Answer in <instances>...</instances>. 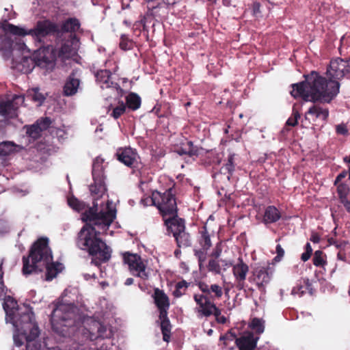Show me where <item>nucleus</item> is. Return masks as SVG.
<instances>
[{
	"mask_svg": "<svg viewBox=\"0 0 350 350\" xmlns=\"http://www.w3.org/2000/svg\"><path fill=\"white\" fill-rule=\"evenodd\" d=\"M104 159L96 157L92 165L94 183L90 185V191L94 198L93 208L85 212L83 220L86 224L78 234L77 245L87 250L92 256V263L96 266L107 261L111 257V250L98 236L105 232L116 216V210L112 201L107 200L105 205L97 202L106 193Z\"/></svg>",
	"mask_w": 350,
	"mask_h": 350,
	"instance_id": "obj_1",
	"label": "nucleus"
},
{
	"mask_svg": "<svg viewBox=\"0 0 350 350\" xmlns=\"http://www.w3.org/2000/svg\"><path fill=\"white\" fill-rule=\"evenodd\" d=\"M348 72H350V58L334 59L330 62L326 72L328 80L312 71L304 75L305 81L292 85L291 94L294 98L301 97L306 101L329 103L339 92L338 81Z\"/></svg>",
	"mask_w": 350,
	"mask_h": 350,
	"instance_id": "obj_2",
	"label": "nucleus"
},
{
	"mask_svg": "<svg viewBox=\"0 0 350 350\" xmlns=\"http://www.w3.org/2000/svg\"><path fill=\"white\" fill-rule=\"evenodd\" d=\"M52 252L49 247L47 238L39 239L32 246L27 258L23 257V273L28 275L40 272L45 267L46 280L50 281L57 276L63 269V265L53 262Z\"/></svg>",
	"mask_w": 350,
	"mask_h": 350,
	"instance_id": "obj_3",
	"label": "nucleus"
},
{
	"mask_svg": "<svg viewBox=\"0 0 350 350\" xmlns=\"http://www.w3.org/2000/svg\"><path fill=\"white\" fill-rule=\"evenodd\" d=\"M3 260H0V299H3V307L6 314L5 321L10 323L14 327V330L20 331L25 326L26 321L24 317L26 313L31 314V322L35 321L34 314L31 309L27 306L19 307L16 301L10 295H6L8 289L3 282V272L2 271Z\"/></svg>",
	"mask_w": 350,
	"mask_h": 350,
	"instance_id": "obj_4",
	"label": "nucleus"
},
{
	"mask_svg": "<svg viewBox=\"0 0 350 350\" xmlns=\"http://www.w3.org/2000/svg\"><path fill=\"white\" fill-rule=\"evenodd\" d=\"M78 309L71 303L58 302L51 317L53 329L57 334L66 336L74 330Z\"/></svg>",
	"mask_w": 350,
	"mask_h": 350,
	"instance_id": "obj_5",
	"label": "nucleus"
},
{
	"mask_svg": "<svg viewBox=\"0 0 350 350\" xmlns=\"http://www.w3.org/2000/svg\"><path fill=\"white\" fill-rule=\"evenodd\" d=\"M31 314L26 313L24 317L26 319L25 326L23 325L20 331L14 330L13 340L16 347H21L26 342V350H41V345L36 341L40 332L38 326L35 321L31 322Z\"/></svg>",
	"mask_w": 350,
	"mask_h": 350,
	"instance_id": "obj_6",
	"label": "nucleus"
},
{
	"mask_svg": "<svg viewBox=\"0 0 350 350\" xmlns=\"http://www.w3.org/2000/svg\"><path fill=\"white\" fill-rule=\"evenodd\" d=\"M2 27L4 31L9 32L15 36H25L26 35H31L39 40L56 31L55 25L49 21H39L34 29L29 30L10 23L3 24Z\"/></svg>",
	"mask_w": 350,
	"mask_h": 350,
	"instance_id": "obj_7",
	"label": "nucleus"
},
{
	"mask_svg": "<svg viewBox=\"0 0 350 350\" xmlns=\"http://www.w3.org/2000/svg\"><path fill=\"white\" fill-rule=\"evenodd\" d=\"M148 200L154 203L164 218L167 216H175L177 213V206L174 196L171 190L163 193L157 191L152 192V198Z\"/></svg>",
	"mask_w": 350,
	"mask_h": 350,
	"instance_id": "obj_8",
	"label": "nucleus"
},
{
	"mask_svg": "<svg viewBox=\"0 0 350 350\" xmlns=\"http://www.w3.org/2000/svg\"><path fill=\"white\" fill-rule=\"evenodd\" d=\"M85 325L81 335L85 340L94 341L110 338L113 335L111 328L98 321L88 319L85 322Z\"/></svg>",
	"mask_w": 350,
	"mask_h": 350,
	"instance_id": "obj_9",
	"label": "nucleus"
},
{
	"mask_svg": "<svg viewBox=\"0 0 350 350\" xmlns=\"http://www.w3.org/2000/svg\"><path fill=\"white\" fill-rule=\"evenodd\" d=\"M124 262L129 266L131 273L143 280L148 278V272L146 271V265L142 258L135 254L126 252L123 255Z\"/></svg>",
	"mask_w": 350,
	"mask_h": 350,
	"instance_id": "obj_10",
	"label": "nucleus"
},
{
	"mask_svg": "<svg viewBox=\"0 0 350 350\" xmlns=\"http://www.w3.org/2000/svg\"><path fill=\"white\" fill-rule=\"evenodd\" d=\"M33 57L36 66L48 70H52L55 66V55L52 48L41 47L34 51Z\"/></svg>",
	"mask_w": 350,
	"mask_h": 350,
	"instance_id": "obj_11",
	"label": "nucleus"
},
{
	"mask_svg": "<svg viewBox=\"0 0 350 350\" xmlns=\"http://www.w3.org/2000/svg\"><path fill=\"white\" fill-rule=\"evenodd\" d=\"M22 95H14L12 100L0 102V115L5 118H14L18 115V109L24 103Z\"/></svg>",
	"mask_w": 350,
	"mask_h": 350,
	"instance_id": "obj_12",
	"label": "nucleus"
},
{
	"mask_svg": "<svg viewBox=\"0 0 350 350\" xmlns=\"http://www.w3.org/2000/svg\"><path fill=\"white\" fill-rule=\"evenodd\" d=\"M274 269L270 266H262L255 268L252 272V280L259 290H263L267 285L273 275Z\"/></svg>",
	"mask_w": 350,
	"mask_h": 350,
	"instance_id": "obj_13",
	"label": "nucleus"
},
{
	"mask_svg": "<svg viewBox=\"0 0 350 350\" xmlns=\"http://www.w3.org/2000/svg\"><path fill=\"white\" fill-rule=\"evenodd\" d=\"M193 299L197 304L195 311L198 313L199 317H207L212 315L211 310L215 308V304L206 296L202 294H195Z\"/></svg>",
	"mask_w": 350,
	"mask_h": 350,
	"instance_id": "obj_14",
	"label": "nucleus"
},
{
	"mask_svg": "<svg viewBox=\"0 0 350 350\" xmlns=\"http://www.w3.org/2000/svg\"><path fill=\"white\" fill-rule=\"evenodd\" d=\"M97 83L102 89H109L118 93L121 90L120 85L112 80L111 73L108 70H100L95 75Z\"/></svg>",
	"mask_w": 350,
	"mask_h": 350,
	"instance_id": "obj_15",
	"label": "nucleus"
},
{
	"mask_svg": "<svg viewBox=\"0 0 350 350\" xmlns=\"http://www.w3.org/2000/svg\"><path fill=\"white\" fill-rule=\"evenodd\" d=\"M249 272L248 265L239 258L236 264L232 265V273L237 282V288L241 290L244 288L245 280Z\"/></svg>",
	"mask_w": 350,
	"mask_h": 350,
	"instance_id": "obj_16",
	"label": "nucleus"
},
{
	"mask_svg": "<svg viewBox=\"0 0 350 350\" xmlns=\"http://www.w3.org/2000/svg\"><path fill=\"white\" fill-rule=\"evenodd\" d=\"M25 49H23V55L21 58H14L12 61V67L23 73L31 72L36 66L32 56L25 54Z\"/></svg>",
	"mask_w": 350,
	"mask_h": 350,
	"instance_id": "obj_17",
	"label": "nucleus"
},
{
	"mask_svg": "<svg viewBox=\"0 0 350 350\" xmlns=\"http://www.w3.org/2000/svg\"><path fill=\"white\" fill-rule=\"evenodd\" d=\"M116 156L120 162L129 167H135L139 159L137 152L131 148L120 149L117 152Z\"/></svg>",
	"mask_w": 350,
	"mask_h": 350,
	"instance_id": "obj_18",
	"label": "nucleus"
},
{
	"mask_svg": "<svg viewBox=\"0 0 350 350\" xmlns=\"http://www.w3.org/2000/svg\"><path fill=\"white\" fill-rule=\"evenodd\" d=\"M259 337H255L254 333L247 332L238 338H236V345L239 350H254Z\"/></svg>",
	"mask_w": 350,
	"mask_h": 350,
	"instance_id": "obj_19",
	"label": "nucleus"
},
{
	"mask_svg": "<svg viewBox=\"0 0 350 350\" xmlns=\"http://www.w3.org/2000/svg\"><path fill=\"white\" fill-rule=\"evenodd\" d=\"M154 302L159 310L161 317L167 315V310L170 307V301L167 296L163 291L156 288L154 293Z\"/></svg>",
	"mask_w": 350,
	"mask_h": 350,
	"instance_id": "obj_20",
	"label": "nucleus"
},
{
	"mask_svg": "<svg viewBox=\"0 0 350 350\" xmlns=\"http://www.w3.org/2000/svg\"><path fill=\"white\" fill-rule=\"evenodd\" d=\"M79 48V42L76 38L66 41L61 46L59 55L62 58H70L75 55Z\"/></svg>",
	"mask_w": 350,
	"mask_h": 350,
	"instance_id": "obj_21",
	"label": "nucleus"
},
{
	"mask_svg": "<svg viewBox=\"0 0 350 350\" xmlns=\"http://www.w3.org/2000/svg\"><path fill=\"white\" fill-rule=\"evenodd\" d=\"M164 219L167 229L173 234V237L185 230V221L177 217V213L175 216H169Z\"/></svg>",
	"mask_w": 350,
	"mask_h": 350,
	"instance_id": "obj_22",
	"label": "nucleus"
},
{
	"mask_svg": "<svg viewBox=\"0 0 350 350\" xmlns=\"http://www.w3.org/2000/svg\"><path fill=\"white\" fill-rule=\"evenodd\" d=\"M281 217L279 210L274 206H269L266 208L262 221L265 224L275 223Z\"/></svg>",
	"mask_w": 350,
	"mask_h": 350,
	"instance_id": "obj_23",
	"label": "nucleus"
},
{
	"mask_svg": "<svg viewBox=\"0 0 350 350\" xmlns=\"http://www.w3.org/2000/svg\"><path fill=\"white\" fill-rule=\"evenodd\" d=\"M306 114L313 116L323 121H326L329 116V110L327 108L322 107L319 105H314L308 109Z\"/></svg>",
	"mask_w": 350,
	"mask_h": 350,
	"instance_id": "obj_24",
	"label": "nucleus"
},
{
	"mask_svg": "<svg viewBox=\"0 0 350 350\" xmlns=\"http://www.w3.org/2000/svg\"><path fill=\"white\" fill-rule=\"evenodd\" d=\"M80 81L73 75H70L64 87V92L66 96H72L77 93Z\"/></svg>",
	"mask_w": 350,
	"mask_h": 350,
	"instance_id": "obj_25",
	"label": "nucleus"
},
{
	"mask_svg": "<svg viewBox=\"0 0 350 350\" xmlns=\"http://www.w3.org/2000/svg\"><path fill=\"white\" fill-rule=\"evenodd\" d=\"M110 342H103L94 350H110ZM89 344L85 342H75L72 344L70 350H91Z\"/></svg>",
	"mask_w": 350,
	"mask_h": 350,
	"instance_id": "obj_26",
	"label": "nucleus"
},
{
	"mask_svg": "<svg viewBox=\"0 0 350 350\" xmlns=\"http://www.w3.org/2000/svg\"><path fill=\"white\" fill-rule=\"evenodd\" d=\"M176 239L178 247H187L191 245V239L190 234L185 230L176 234L174 237Z\"/></svg>",
	"mask_w": 350,
	"mask_h": 350,
	"instance_id": "obj_27",
	"label": "nucleus"
},
{
	"mask_svg": "<svg viewBox=\"0 0 350 350\" xmlns=\"http://www.w3.org/2000/svg\"><path fill=\"white\" fill-rule=\"evenodd\" d=\"M126 106L131 110H137L141 105V98L135 93L129 94L126 98Z\"/></svg>",
	"mask_w": 350,
	"mask_h": 350,
	"instance_id": "obj_28",
	"label": "nucleus"
},
{
	"mask_svg": "<svg viewBox=\"0 0 350 350\" xmlns=\"http://www.w3.org/2000/svg\"><path fill=\"white\" fill-rule=\"evenodd\" d=\"M159 319L161 320V328L163 334V339L165 342H168L170 338V332H171V325L169 319H167V316L165 315V317H161L159 316Z\"/></svg>",
	"mask_w": 350,
	"mask_h": 350,
	"instance_id": "obj_29",
	"label": "nucleus"
},
{
	"mask_svg": "<svg viewBox=\"0 0 350 350\" xmlns=\"http://www.w3.org/2000/svg\"><path fill=\"white\" fill-rule=\"evenodd\" d=\"M199 151L200 150L198 148L193 147V143L191 141L187 142L184 148H179L176 150V152L180 155L188 154L191 157L198 156Z\"/></svg>",
	"mask_w": 350,
	"mask_h": 350,
	"instance_id": "obj_30",
	"label": "nucleus"
},
{
	"mask_svg": "<svg viewBox=\"0 0 350 350\" xmlns=\"http://www.w3.org/2000/svg\"><path fill=\"white\" fill-rule=\"evenodd\" d=\"M249 327L256 334H261L265 331V321L259 318H254L249 323Z\"/></svg>",
	"mask_w": 350,
	"mask_h": 350,
	"instance_id": "obj_31",
	"label": "nucleus"
},
{
	"mask_svg": "<svg viewBox=\"0 0 350 350\" xmlns=\"http://www.w3.org/2000/svg\"><path fill=\"white\" fill-rule=\"evenodd\" d=\"M28 96H31V99L37 103L38 106H41L46 99L45 94L40 92L38 88L29 90Z\"/></svg>",
	"mask_w": 350,
	"mask_h": 350,
	"instance_id": "obj_32",
	"label": "nucleus"
},
{
	"mask_svg": "<svg viewBox=\"0 0 350 350\" xmlns=\"http://www.w3.org/2000/svg\"><path fill=\"white\" fill-rule=\"evenodd\" d=\"M80 27V23L76 18L66 21L62 25V30L66 32H75Z\"/></svg>",
	"mask_w": 350,
	"mask_h": 350,
	"instance_id": "obj_33",
	"label": "nucleus"
},
{
	"mask_svg": "<svg viewBox=\"0 0 350 350\" xmlns=\"http://www.w3.org/2000/svg\"><path fill=\"white\" fill-rule=\"evenodd\" d=\"M200 238L199 239V243L201 245L202 248L204 250H209L212 245L210 235L207 232L206 228L204 226L203 229L200 231Z\"/></svg>",
	"mask_w": 350,
	"mask_h": 350,
	"instance_id": "obj_34",
	"label": "nucleus"
},
{
	"mask_svg": "<svg viewBox=\"0 0 350 350\" xmlns=\"http://www.w3.org/2000/svg\"><path fill=\"white\" fill-rule=\"evenodd\" d=\"M16 145L11 142H3L0 143V155H10L15 151Z\"/></svg>",
	"mask_w": 350,
	"mask_h": 350,
	"instance_id": "obj_35",
	"label": "nucleus"
},
{
	"mask_svg": "<svg viewBox=\"0 0 350 350\" xmlns=\"http://www.w3.org/2000/svg\"><path fill=\"white\" fill-rule=\"evenodd\" d=\"M234 157V153H230L226 163L223 166V169L229 174L228 176V179L230 178V176L232 175L235 170Z\"/></svg>",
	"mask_w": 350,
	"mask_h": 350,
	"instance_id": "obj_36",
	"label": "nucleus"
},
{
	"mask_svg": "<svg viewBox=\"0 0 350 350\" xmlns=\"http://www.w3.org/2000/svg\"><path fill=\"white\" fill-rule=\"evenodd\" d=\"M208 250H204V248L193 250L194 255L198 260L199 267L200 270L202 269L203 264L206 260Z\"/></svg>",
	"mask_w": 350,
	"mask_h": 350,
	"instance_id": "obj_37",
	"label": "nucleus"
},
{
	"mask_svg": "<svg viewBox=\"0 0 350 350\" xmlns=\"http://www.w3.org/2000/svg\"><path fill=\"white\" fill-rule=\"evenodd\" d=\"M189 283L185 280H182L176 284L175 289L173 292V295L176 297H180L185 294L187 288L189 286Z\"/></svg>",
	"mask_w": 350,
	"mask_h": 350,
	"instance_id": "obj_38",
	"label": "nucleus"
},
{
	"mask_svg": "<svg viewBox=\"0 0 350 350\" xmlns=\"http://www.w3.org/2000/svg\"><path fill=\"white\" fill-rule=\"evenodd\" d=\"M304 282L305 285L298 284L297 286L293 287L291 293L294 295H298L299 297L302 296L305 293L306 289H308L311 286L308 279L304 280Z\"/></svg>",
	"mask_w": 350,
	"mask_h": 350,
	"instance_id": "obj_39",
	"label": "nucleus"
},
{
	"mask_svg": "<svg viewBox=\"0 0 350 350\" xmlns=\"http://www.w3.org/2000/svg\"><path fill=\"white\" fill-rule=\"evenodd\" d=\"M312 260H313V264L316 267L323 266L325 264V261L324 260L323 252L321 250L315 251Z\"/></svg>",
	"mask_w": 350,
	"mask_h": 350,
	"instance_id": "obj_40",
	"label": "nucleus"
},
{
	"mask_svg": "<svg viewBox=\"0 0 350 350\" xmlns=\"http://www.w3.org/2000/svg\"><path fill=\"white\" fill-rule=\"evenodd\" d=\"M126 106L123 102H119L118 105L113 108L111 116L115 118H118L126 110Z\"/></svg>",
	"mask_w": 350,
	"mask_h": 350,
	"instance_id": "obj_41",
	"label": "nucleus"
},
{
	"mask_svg": "<svg viewBox=\"0 0 350 350\" xmlns=\"http://www.w3.org/2000/svg\"><path fill=\"white\" fill-rule=\"evenodd\" d=\"M41 132L42 131L40 129L36 124H33L28 126L27 129V133L29 135V137L33 139L38 138Z\"/></svg>",
	"mask_w": 350,
	"mask_h": 350,
	"instance_id": "obj_42",
	"label": "nucleus"
},
{
	"mask_svg": "<svg viewBox=\"0 0 350 350\" xmlns=\"http://www.w3.org/2000/svg\"><path fill=\"white\" fill-rule=\"evenodd\" d=\"M336 185L340 200L347 198V194L349 191V187L344 183H338Z\"/></svg>",
	"mask_w": 350,
	"mask_h": 350,
	"instance_id": "obj_43",
	"label": "nucleus"
},
{
	"mask_svg": "<svg viewBox=\"0 0 350 350\" xmlns=\"http://www.w3.org/2000/svg\"><path fill=\"white\" fill-rule=\"evenodd\" d=\"M208 270L211 272H213L215 274L221 273V267L219 261L215 259H211L208 264Z\"/></svg>",
	"mask_w": 350,
	"mask_h": 350,
	"instance_id": "obj_44",
	"label": "nucleus"
},
{
	"mask_svg": "<svg viewBox=\"0 0 350 350\" xmlns=\"http://www.w3.org/2000/svg\"><path fill=\"white\" fill-rule=\"evenodd\" d=\"M299 118H300L299 113L297 110L293 109L292 115L286 120V124L288 126H295L297 124L298 120Z\"/></svg>",
	"mask_w": 350,
	"mask_h": 350,
	"instance_id": "obj_45",
	"label": "nucleus"
},
{
	"mask_svg": "<svg viewBox=\"0 0 350 350\" xmlns=\"http://www.w3.org/2000/svg\"><path fill=\"white\" fill-rule=\"evenodd\" d=\"M214 294L215 298H220L223 295L222 287L218 284H213L210 286V295Z\"/></svg>",
	"mask_w": 350,
	"mask_h": 350,
	"instance_id": "obj_46",
	"label": "nucleus"
},
{
	"mask_svg": "<svg viewBox=\"0 0 350 350\" xmlns=\"http://www.w3.org/2000/svg\"><path fill=\"white\" fill-rule=\"evenodd\" d=\"M68 203L71 208L77 211H81L83 207V204L75 198H70L68 200Z\"/></svg>",
	"mask_w": 350,
	"mask_h": 350,
	"instance_id": "obj_47",
	"label": "nucleus"
},
{
	"mask_svg": "<svg viewBox=\"0 0 350 350\" xmlns=\"http://www.w3.org/2000/svg\"><path fill=\"white\" fill-rule=\"evenodd\" d=\"M51 122L50 118H41L35 123L40 129L41 131L46 130L51 124Z\"/></svg>",
	"mask_w": 350,
	"mask_h": 350,
	"instance_id": "obj_48",
	"label": "nucleus"
},
{
	"mask_svg": "<svg viewBox=\"0 0 350 350\" xmlns=\"http://www.w3.org/2000/svg\"><path fill=\"white\" fill-rule=\"evenodd\" d=\"M312 253V248L309 243H307L305 246V252L301 254V259L306 262L310 258Z\"/></svg>",
	"mask_w": 350,
	"mask_h": 350,
	"instance_id": "obj_49",
	"label": "nucleus"
},
{
	"mask_svg": "<svg viewBox=\"0 0 350 350\" xmlns=\"http://www.w3.org/2000/svg\"><path fill=\"white\" fill-rule=\"evenodd\" d=\"M120 47L124 51L129 50L133 47V42L124 36H122L121 41L120 42Z\"/></svg>",
	"mask_w": 350,
	"mask_h": 350,
	"instance_id": "obj_50",
	"label": "nucleus"
},
{
	"mask_svg": "<svg viewBox=\"0 0 350 350\" xmlns=\"http://www.w3.org/2000/svg\"><path fill=\"white\" fill-rule=\"evenodd\" d=\"M276 256L273 258L275 262H280L284 256V250L280 244H278L275 247Z\"/></svg>",
	"mask_w": 350,
	"mask_h": 350,
	"instance_id": "obj_51",
	"label": "nucleus"
},
{
	"mask_svg": "<svg viewBox=\"0 0 350 350\" xmlns=\"http://www.w3.org/2000/svg\"><path fill=\"white\" fill-rule=\"evenodd\" d=\"M236 338H236V335L235 334H234L231 332H228L226 334H224L223 336H221L220 338H219V340L221 341H224V345L226 346L228 340H233L234 339L236 340Z\"/></svg>",
	"mask_w": 350,
	"mask_h": 350,
	"instance_id": "obj_52",
	"label": "nucleus"
},
{
	"mask_svg": "<svg viewBox=\"0 0 350 350\" xmlns=\"http://www.w3.org/2000/svg\"><path fill=\"white\" fill-rule=\"evenodd\" d=\"M336 133L340 135H346L348 133L347 126L344 124H338L336 127Z\"/></svg>",
	"mask_w": 350,
	"mask_h": 350,
	"instance_id": "obj_53",
	"label": "nucleus"
},
{
	"mask_svg": "<svg viewBox=\"0 0 350 350\" xmlns=\"http://www.w3.org/2000/svg\"><path fill=\"white\" fill-rule=\"evenodd\" d=\"M347 172L344 170L342 172H341L336 178V180L334 181V185H338V183H340V182L343 179L345 178L347 175Z\"/></svg>",
	"mask_w": 350,
	"mask_h": 350,
	"instance_id": "obj_54",
	"label": "nucleus"
},
{
	"mask_svg": "<svg viewBox=\"0 0 350 350\" xmlns=\"http://www.w3.org/2000/svg\"><path fill=\"white\" fill-rule=\"evenodd\" d=\"M200 289L204 293L210 295V286L206 284L201 283L200 284Z\"/></svg>",
	"mask_w": 350,
	"mask_h": 350,
	"instance_id": "obj_55",
	"label": "nucleus"
},
{
	"mask_svg": "<svg viewBox=\"0 0 350 350\" xmlns=\"http://www.w3.org/2000/svg\"><path fill=\"white\" fill-rule=\"evenodd\" d=\"M340 202L345 206L346 210L348 212H350V199H348V198H346L345 199L340 200Z\"/></svg>",
	"mask_w": 350,
	"mask_h": 350,
	"instance_id": "obj_56",
	"label": "nucleus"
},
{
	"mask_svg": "<svg viewBox=\"0 0 350 350\" xmlns=\"http://www.w3.org/2000/svg\"><path fill=\"white\" fill-rule=\"evenodd\" d=\"M260 3H254L253 4V9H252V11H253V14L254 15L256 16L258 14L260 13Z\"/></svg>",
	"mask_w": 350,
	"mask_h": 350,
	"instance_id": "obj_57",
	"label": "nucleus"
},
{
	"mask_svg": "<svg viewBox=\"0 0 350 350\" xmlns=\"http://www.w3.org/2000/svg\"><path fill=\"white\" fill-rule=\"evenodd\" d=\"M148 198H152V196L146 197L144 198V199L142 200V202L144 204V206L154 205V203L153 202L150 201Z\"/></svg>",
	"mask_w": 350,
	"mask_h": 350,
	"instance_id": "obj_58",
	"label": "nucleus"
},
{
	"mask_svg": "<svg viewBox=\"0 0 350 350\" xmlns=\"http://www.w3.org/2000/svg\"><path fill=\"white\" fill-rule=\"evenodd\" d=\"M310 240L314 243H318L320 241V237L317 233H312Z\"/></svg>",
	"mask_w": 350,
	"mask_h": 350,
	"instance_id": "obj_59",
	"label": "nucleus"
},
{
	"mask_svg": "<svg viewBox=\"0 0 350 350\" xmlns=\"http://www.w3.org/2000/svg\"><path fill=\"white\" fill-rule=\"evenodd\" d=\"M215 308L211 310H212V314H214L215 317V319L219 316H221V310L215 305Z\"/></svg>",
	"mask_w": 350,
	"mask_h": 350,
	"instance_id": "obj_60",
	"label": "nucleus"
},
{
	"mask_svg": "<svg viewBox=\"0 0 350 350\" xmlns=\"http://www.w3.org/2000/svg\"><path fill=\"white\" fill-rule=\"evenodd\" d=\"M215 319L217 323H221V324H224L227 321V319L223 315H221V316L217 317Z\"/></svg>",
	"mask_w": 350,
	"mask_h": 350,
	"instance_id": "obj_61",
	"label": "nucleus"
},
{
	"mask_svg": "<svg viewBox=\"0 0 350 350\" xmlns=\"http://www.w3.org/2000/svg\"><path fill=\"white\" fill-rule=\"evenodd\" d=\"M337 258L339 260L342 261H346V256L345 253H342L341 252H339L337 254Z\"/></svg>",
	"mask_w": 350,
	"mask_h": 350,
	"instance_id": "obj_62",
	"label": "nucleus"
},
{
	"mask_svg": "<svg viewBox=\"0 0 350 350\" xmlns=\"http://www.w3.org/2000/svg\"><path fill=\"white\" fill-rule=\"evenodd\" d=\"M221 262H222V265L225 267L224 270H226V268L230 267V266L232 265L230 261L226 260H221Z\"/></svg>",
	"mask_w": 350,
	"mask_h": 350,
	"instance_id": "obj_63",
	"label": "nucleus"
},
{
	"mask_svg": "<svg viewBox=\"0 0 350 350\" xmlns=\"http://www.w3.org/2000/svg\"><path fill=\"white\" fill-rule=\"evenodd\" d=\"M330 245H335L337 248H340L341 247L340 244H338L333 238H331L328 240Z\"/></svg>",
	"mask_w": 350,
	"mask_h": 350,
	"instance_id": "obj_64",
	"label": "nucleus"
}]
</instances>
